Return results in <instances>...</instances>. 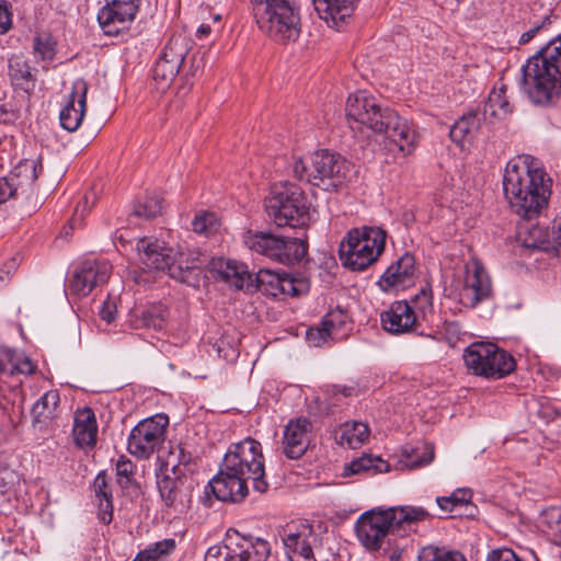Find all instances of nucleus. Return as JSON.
Wrapping results in <instances>:
<instances>
[{
	"instance_id": "f257e3e1",
	"label": "nucleus",
	"mask_w": 561,
	"mask_h": 561,
	"mask_svg": "<svg viewBox=\"0 0 561 561\" xmlns=\"http://www.w3.org/2000/svg\"><path fill=\"white\" fill-rule=\"evenodd\" d=\"M260 493L268 490L261 443L252 437L230 445L218 473L208 485L217 500L240 503L249 494L248 481Z\"/></svg>"
},
{
	"instance_id": "f03ea898",
	"label": "nucleus",
	"mask_w": 561,
	"mask_h": 561,
	"mask_svg": "<svg viewBox=\"0 0 561 561\" xmlns=\"http://www.w3.org/2000/svg\"><path fill=\"white\" fill-rule=\"evenodd\" d=\"M530 157L512 159L503 174V193L511 209L520 218L530 220L548 206L551 179L528 161Z\"/></svg>"
},
{
	"instance_id": "7ed1b4c3",
	"label": "nucleus",
	"mask_w": 561,
	"mask_h": 561,
	"mask_svg": "<svg viewBox=\"0 0 561 561\" xmlns=\"http://www.w3.org/2000/svg\"><path fill=\"white\" fill-rule=\"evenodd\" d=\"M345 111L352 129L366 127L376 134H382L403 154H410L414 150L417 135L413 125L394 110L388 106L382 107L365 91L350 95Z\"/></svg>"
},
{
	"instance_id": "20e7f679",
	"label": "nucleus",
	"mask_w": 561,
	"mask_h": 561,
	"mask_svg": "<svg viewBox=\"0 0 561 561\" xmlns=\"http://www.w3.org/2000/svg\"><path fill=\"white\" fill-rule=\"evenodd\" d=\"M137 250L149 270L167 271L169 276L196 287L199 285L203 260L194 252H175L159 240L139 239Z\"/></svg>"
},
{
	"instance_id": "39448f33",
	"label": "nucleus",
	"mask_w": 561,
	"mask_h": 561,
	"mask_svg": "<svg viewBox=\"0 0 561 561\" xmlns=\"http://www.w3.org/2000/svg\"><path fill=\"white\" fill-rule=\"evenodd\" d=\"M259 28L279 44L296 42L301 33L300 8L295 0H249Z\"/></svg>"
},
{
	"instance_id": "423d86ee",
	"label": "nucleus",
	"mask_w": 561,
	"mask_h": 561,
	"mask_svg": "<svg viewBox=\"0 0 561 561\" xmlns=\"http://www.w3.org/2000/svg\"><path fill=\"white\" fill-rule=\"evenodd\" d=\"M293 172L301 182L325 191H336L346 182L351 163L337 152L321 149L306 159H296Z\"/></svg>"
},
{
	"instance_id": "0eeeda50",
	"label": "nucleus",
	"mask_w": 561,
	"mask_h": 561,
	"mask_svg": "<svg viewBox=\"0 0 561 561\" xmlns=\"http://www.w3.org/2000/svg\"><path fill=\"white\" fill-rule=\"evenodd\" d=\"M386 245V231L378 227L353 228L342 239L339 256L344 267L360 272L377 261Z\"/></svg>"
},
{
	"instance_id": "6e6552de",
	"label": "nucleus",
	"mask_w": 561,
	"mask_h": 561,
	"mask_svg": "<svg viewBox=\"0 0 561 561\" xmlns=\"http://www.w3.org/2000/svg\"><path fill=\"white\" fill-rule=\"evenodd\" d=\"M265 210L277 227L302 228L309 219V204L304 191L296 184L279 182L265 198Z\"/></svg>"
},
{
	"instance_id": "1a4fd4ad",
	"label": "nucleus",
	"mask_w": 561,
	"mask_h": 561,
	"mask_svg": "<svg viewBox=\"0 0 561 561\" xmlns=\"http://www.w3.org/2000/svg\"><path fill=\"white\" fill-rule=\"evenodd\" d=\"M213 268L220 277L233 285L237 289L245 291H261L265 296H279L282 274L270 270H260L256 274L250 273L248 266L232 260L218 259L213 261Z\"/></svg>"
},
{
	"instance_id": "9d476101",
	"label": "nucleus",
	"mask_w": 561,
	"mask_h": 561,
	"mask_svg": "<svg viewBox=\"0 0 561 561\" xmlns=\"http://www.w3.org/2000/svg\"><path fill=\"white\" fill-rule=\"evenodd\" d=\"M523 88L530 102L540 107L556 106L561 99V71L527 60L522 68Z\"/></svg>"
},
{
	"instance_id": "9b49d317",
	"label": "nucleus",
	"mask_w": 561,
	"mask_h": 561,
	"mask_svg": "<svg viewBox=\"0 0 561 561\" xmlns=\"http://www.w3.org/2000/svg\"><path fill=\"white\" fill-rule=\"evenodd\" d=\"M463 360L472 374L486 379H502L516 368L513 355L493 343L469 345L465 350Z\"/></svg>"
},
{
	"instance_id": "f8f14e48",
	"label": "nucleus",
	"mask_w": 561,
	"mask_h": 561,
	"mask_svg": "<svg viewBox=\"0 0 561 561\" xmlns=\"http://www.w3.org/2000/svg\"><path fill=\"white\" fill-rule=\"evenodd\" d=\"M169 417L164 413L140 421L128 436L127 450L139 459H148L165 439Z\"/></svg>"
},
{
	"instance_id": "ddd939ff",
	"label": "nucleus",
	"mask_w": 561,
	"mask_h": 561,
	"mask_svg": "<svg viewBox=\"0 0 561 561\" xmlns=\"http://www.w3.org/2000/svg\"><path fill=\"white\" fill-rule=\"evenodd\" d=\"M359 542L369 551L382 547L390 533H397L389 510H370L363 513L355 525Z\"/></svg>"
},
{
	"instance_id": "4468645a",
	"label": "nucleus",
	"mask_w": 561,
	"mask_h": 561,
	"mask_svg": "<svg viewBox=\"0 0 561 561\" xmlns=\"http://www.w3.org/2000/svg\"><path fill=\"white\" fill-rule=\"evenodd\" d=\"M111 270L106 261L85 260L75 267L68 279L67 291L72 296L85 297L95 287L107 283Z\"/></svg>"
},
{
	"instance_id": "2eb2a0df",
	"label": "nucleus",
	"mask_w": 561,
	"mask_h": 561,
	"mask_svg": "<svg viewBox=\"0 0 561 561\" xmlns=\"http://www.w3.org/2000/svg\"><path fill=\"white\" fill-rule=\"evenodd\" d=\"M139 10V0H108L98 13V22L105 35L116 36L128 28Z\"/></svg>"
},
{
	"instance_id": "dca6fc26",
	"label": "nucleus",
	"mask_w": 561,
	"mask_h": 561,
	"mask_svg": "<svg viewBox=\"0 0 561 561\" xmlns=\"http://www.w3.org/2000/svg\"><path fill=\"white\" fill-rule=\"evenodd\" d=\"M492 293L491 280L478 261L466 266L463 286L459 290V302L467 308H474L479 302L488 299Z\"/></svg>"
},
{
	"instance_id": "f3484780",
	"label": "nucleus",
	"mask_w": 561,
	"mask_h": 561,
	"mask_svg": "<svg viewBox=\"0 0 561 561\" xmlns=\"http://www.w3.org/2000/svg\"><path fill=\"white\" fill-rule=\"evenodd\" d=\"M417 267L414 255L405 252L383 272L377 285L385 293L402 290L414 285Z\"/></svg>"
},
{
	"instance_id": "a211bd4d",
	"label": "nucleus",
	"mask_w": 561,
	"mask_h": 561,
	"mask_svg": "<svg viewBox=\"0 0 561 561\" xmlns=\"http://www.w3.org/2000/svg\"><path fill=\"white\" fill-rule=\"evenodd\" d=\"M193 479L186 473H176L172 470L161 468L157 476V486L164 504L169 507L178 502L181 504L185 497L191 496L194 488Z\"/></svg>"
},
{
	"instance_id": "6ab92c4d",
	"label": "nucleus",
	"mask_w": 561,
	"mask_h": 561,
	"mask_svg": "<svg viewBox=\"0 0 561 561\" xmlns=\"http://www.w3.org/2000/svg\"><path fill=\"white\" fill-rule=\"evenodd\" d=\"M312 424L307 417L290 420L283 433V454L289 459L301 458L309 447Z\"/></svg>"
},
{
	"instance_id": "aec40b11",
	"label": "nucleus",
	"mask_w": 561,
	"mask_h": 561,
	"mask_svg": "<svg viewBox=\"0 0 561 561\" xmlns=\"http://www.w3.org/2000/svg\"><path fill=\"white\" fill-rule=\"evenodd\" d=\"M381 327L391 334L419 333L420 324L408 305V300L394 301L380 314Z\"/></svg>"
},
{
	"instance_id": "412c9836",
	"label": "nucleus",
	"mask_w": 561,
	"mask_h": 561,
	"mask_svg": "<svg viewBox=\"0 0 561 561\" xmlns=\"http://www.w3.org/2000/svg\"><path fill=\"white\" fill-rule=\"evenodd\" d=\"M350 327V316L341 307H336L322 318L321 328H310L307 331V339L314 346H320L327 337L341 339L345 336V331Z\"/></svg>"
},
{
	"instance_id": "4be33fe9",
	"label": "nucleus",
	"mask_w": 561,
	"mask_h": 561,
	"mask_svg": "<svg viewBox=\"0 0 561 561\" xmlns=\"http://www.w3.org/2000/svg\"><path fill=\"white\" fill-rule=\"evenodd\" d=\"M518 239L523 247L542 251L558 250L561 248V216L553 219L552 231L539 226L527 228V231L518 232Z\"/></svg>"
},
{
	"instance_id": "5701e85b",
	"label": "nucleus",
	"mask_w": 561,
	"mask_h": 561,
	"mask_svg": "<svg viewBox=\"0 0 561 561\" xmlns=\"http://www.w3.org/2000/svg\"><path fill=\"white\" fill-rule=\"evenodd\" d=\"M87 92L88 85L84 81L75 84V91L59 114L60 125L64 129L75 131L79 128L87 108Z\"/></svg>"
},
{
	"instance_id": "b1692460",
	"label": "nucleus",
	"mask_w": 561,
	"mask_h": 561,
	"mask_svg": "<svg viewBox=\"0 0 561 561\" xmlns=\"http://www.w3.org/2000/svg\"><path fill=\"white\" fill-rule=\"evenodd\" d=\"M169 309L162 305H151L142 308H135L129 313V324L133 329L162 330L167 324Z\"/></svg>"
},
{
	"instance_id": "393cba45",
	"label": "nucleus",
	"mask_w": 561,
	"mask_h": 561,
	"mask_svg": "<svg viewBox=\"0 0 561 561\" xmlns=\"http://www.w3.org/2000/svg\"><path fill=\"white\" fill-rule=\"evenodd\" d=\"M359 0H313L319 16L329 25L339 27L354 12Z\"/></svg>"
},
{
	"instance_id": "a878e982",
	"label": "nucleus",
	"mask_w": 561,
	"mask_h": 561,
	"mask_svg": "<svg viewBox=\"0 0 561 561\" xmlns=\"http://www.w3.org/2000/svg\"><path fill=\"white\" fill-rule=\"evenodd\" d=\"M98 423L91 408L78 410L75 416L73 436L80 447H93L96 444Z\"/></svg>"
},
{
	"instance_id": "bb28decb",
	"label": "nucleus",
	"mask_w": 561,
	"mask_h": 561,
	"mask_svg": "<svg viewBox=\"0 0 561 561\" xmlns=\"http://www.w3.org/2000/svg\"><path fill=\"white\" fill-rule=\"evenodd\" d=\"M8 67L12 85L30 95L36 84V69L31 67L28 61L20 55H13L9 59Z\"/></svg>"
},
{
	"instance_id": "cd10ccee",
	"label": "nucleus",
	"mask_w": 561,
	"mask_h": 561,
	"mask_svg": "<svg viewBox=\"0 0 561 561\" xmlns=\"http://www.w3.org/2000/svg\"><path fill=\"white\" fill-rule=\"evenodd\" d=\"M36 168V161L23 160L10 172L8 176L0 178V204L4 203L15 194L18 186L21 184L18 179L22 173H27L26 181L28 183H34L38 178Z\"/></svg>"
},
{
	"instance_id": "c85d7f7f",
	"label": "nucleus",
	"mask_w": 561,
	"mask_h": 561,
	"mask_svg": "<svg viewBox=\"0 0 561 561\" xmlns=\"http://www.w3.org/2000/svg\"><path fill=\"white\" fill-rule=\"evenodd\" d=\"M244 244L253 252L277 262L282 237L265 231H247L243 234Z\"/></svg>"
},
{
	"instance_id": "c756f323",
	"label": "nucleus",
	"mask_w": 561,
	"mask_h": 561,
	"mask_svg": "<svg viewBox=\"0 0 561 561\" xmlns=\"http://www.w3.org/2000/svg\"><path fill=\"white\" fill-rule=\"evenodd\" d=\"M482 115L478 111L463 114L450 127L449 137L453 142L462 146L465 141L471 140L481 127Z\"/></svg>"
},
{
	"instance_id": "7c9ffc66",
	"label": "nucleus",
	"mask_w": 561,
	"mask_h": 561,
	"mask_svg": "<svg viewBox=\"0 0 561 561\" xmlns=\"http://www.w3.org/2000/svg\"><path fill=\"white\" fill-rule=\"evenodd\" d=\"M231 535L238 546L242 547L241 550H244L242 561H266L271 556V545L265 539L241 536L236 530Z\"/></svg>"
},
{
	"instance_id": "2f4dec72",
	"label": "nucleus",
	"mask_w": 561,
	"mask_h": 561,
	"mask_svg": "<svg viewBox=\"0 0 561 561\" xmlns=\"http://www.w3.org/2000/svg\"><path fill=\"white\" fill-rule=\"evenodd\" d=\"M388 510L397 533L401 529H405V526H411L415 523L431 519L435 516L421 506L405 505L400 507H390Z\"/></svg>"
},
{
	"instance_id": "473e14b6",
	"label": "nucleus",
	"mask_w": 561,
	"mask_h": 561,
	"mask_svg": "<svg viewBox=\"0 0 561 561\" xmlns=\"http://www.w3.org/2000/svg\"><path fill=\"white\" fill-rule=\"evenodd\" d=\"M434 459V447L427 443L416 445L407 444L402 448L401 462L410 468L416 469L431 463Z\"/></svg>"
},
{
	"instance_id": "72a5a7b5",
	"label": "nucleus",
	"mask_w": 561,
	"mask_h": 561,
	"mask_svg": "<svg viewBox=\"0 0 561 561\" xmlns=\"http://www.w3.org/2000/svg\"><path fill=\"white\" fill-rule=\"evenodd\" d=\"M308 245L300 237H282L277 262L286 265L299 263L307 254Z\"/></svg>"
},
{
	"instance_id": "f704fd0d",
	"label": "nucleus",
	"mask_w": 561,
	"mask_h": 561,
	"mask_svg": "<svg viewBox=\"0 0 561 561\" xmlns=\"http://www.w3.org/2000/svg\"><path fill=\"white\" fill-rule=\"evenodd\" d=\"M193 456L185 445L171 446L161 468L172 470L176 473H191L193 471Z\"/></svg>"
},
{
	"instance_id": "c9c22d12",
	"label": "nucleus",
	"mask_w": 561,
	"mask_h": 561,
	"mask_svg": "<svg viewBox=\"0 0 561 561\" xmlns=\"http://www.w3.org/2000/svg\"><path fill=\"white\" fill-rule=\"evenodd\" d=\"M408 305H410V308L412 309L420 325L422 321H430L434 316L432 287L426 284L408 301Z\"/></svg>"
},
{
	"instance_id": "e433bc0d",
	"label": "nucleus",
	"mask_w": 561,
	"mask_h": 561,
	"mask_svg": "<svg viewBox=\"0 0 561 561\" xmlns=\"http://www.w3.org/2000/svg\"><path fill=\"white\" fill-rule=\"evenodd\" d=\"M241 548L232 539V535L228 533L227 538L221 545L208 548L204 561H242L241 556L244 550H241Z\"/></svg>"
},
{
	"instance_id": "4c0bfd02",
	"label": "nucleus",
	"mask_w": 561,
	"mask_h": 561,
	"mask_svg": "<svg viewBox=\"0 0 561 561\" xmlns=\"http://www.w3.org/2000/svg\"><path fill=\"white\" fill-rule=\"evenodd\" d=\"M340 432L339 443L352 449L359 448L370 434L368 425L357 421L343 424Z\"/></svg>"
},
{
	"instance_id": "58836bf2",
	"label": "nucleus",
	"mask_w": 561,
	"mask_h": 561,
	"mask_svg": "<svg viewBox=\"0 0 561 561\" xmlns=\"http://www.w3.org/2000/svg\"><path fill=\"white\" fill-rule=\"evenodd\" d=\"M283 543L290 561H294V557L302 558L305 561L313 559L312 547L307 536L299 533L289 534L283 538Z\"/></svg>"
},
{
	"instance_id": "ea45409f",
	"label": "nucleus",
	"mask_w": 561,
	"mask_h": 561,
	"mask_svg": "<svg viewBox=\"0 0 561 561\" xmlns=\"http://www.w3.org/2000/svg\"><path fill=\"white\" fill-rule=\"evenodd\" d=\"M389 463L380 457H373L371 455H363L359 458L352 460L344 468V476L358 474L366 471L374 473L387 472Z\"/></svg>"
},
{
	"instance_id": "a19ab883",
	"label": "nucleus",
	"mask_w": 561,
	"mask_h": 561,
	"mask_svg": "<svg viewBox=\"0 0 561 561\" xmlns=\"http://www.w3.org/2000/svg\"><path fill=\"white\" fill-rule=\"evenodd\" d=\"M58 391L50 390L45 392L33 405L32 414L35 423H45L55 416V412L59 404Z\"/></svg>"
},
{
	"instance_id": "79ce46f5",
	"label": "nucleus",
	"mask_w": 561,
	"mask_h": 561,
	"mask_svg": "<svg viewBox=\"0 0 561 561\" xmlns=\"http://www.w3.org/2000/svg\"><path fill=\"white\" fill-rule=\"evenodd\" d=\"M180 69L181 66H179V64L159 58L152 70V78L157 90L162 92L165 91L178 76Z\"/></svg>"
},
{
	"instance_id": "37998d69",
	"label": "nucleus",
	"mask_w": 561,
	"mask_h": 561,
	"mask_svg": "<svg viewBox=\"0 0 561 561\" xmlns=\"http://www.w3.org/2000/svg\"><path fill=\"white\" fill-rule=\"evenodd\" d=\"M190 50L188 41L182 35H173L164 46L160 59L182 66Z\"/></svg>"
},
{
	"instance_id": "c03bdc74",
	"label": "nucleus",
	"mask_w": 561,
	"mask_h": 561,
	"mask_svg": "<svg viewBox=\"0 0 561 561\" xmlns=\"http://www.w3.org/2000/svg\"><path fill=\"white\" fill-rule=\"evenodd\" d=\"M176 543L172 538L158 541L137 553L133 561H161L175 550Z\"/></svg>"
},
{
	"instance_id": "a18cd8bd",
	"label": "nucleus",
	"mask_w": 561,
	"mask_h": 561,
	"mask_svg": "<svg viewBox=\"0 0 561 561\" xmlns=\"http://www.w3.org/2000/svg\"><path fill=\"white\" fill-rule=\"evenodd\" d=\"M528 60L538 61L539 65L560 69L561 66V45L557 38H552L546 46L541 47Z\"/></svg>"
},
{
	"instance_id": "49530a36",
	"label": "nucleus",
	"mask_w": 561,
	"mask_h": 561,
	"mask_svg": "<svg viewBox=\"0 0 561 561\" xmlns=\"http://www.w3.org/2000/svg\"><path fill=\"white\" fill-rule=\"evenodd\" d=\"M310 289V283L306 277L294 276L286 273L282 274L279 295L299 297Z\"/></svg>"
},
{
	"instance_id": "de8ad7c7",
	"label": "nucleus",
	"mask_w": 561,
	"mask_h": 561,
	"mask_svg": "<svg viewBox=\"0 0 561 561\" xmlns=\"http://www.w3.org/2000/svg\"><path fill=\"white\" fill-rule=\"evenodd\" d=\"M472 493L469 489H457L450 495L437 496L436 503L439 510L445 513H453L471 503Z\"/></svg>"
},
{
	"instance_id": "09e8293b",
	"label": "nucleus",
	"mask_w": 561,
	"mask_h": 561,
	"mask_svg": "<svg viewBox=\"0 0 561 561\" xmlns=\"http://www.w3.org/2000/svg\"><path fill=\"white\" fill-rule=\"evenodd\" d=\"M513 108L506 96V87L502 85L497 90H492L489 94L488 101L484 106V114L490 112L491 115L512 113Z\"/></svg>"
},
{
	"instance_id": "8fccbe9b",
	"label": "nucleus",
	"mask_w": 561,
	"mask_h": 561,
	"mask_svg": "<svg viewBox=\"0 0 561 561\" xmlns=\"http://www.w3.org/2000/svg\"><path fill=\"white\" fill-rule=\"evenodd\" d=\"M419 561H467V559L459 551L428 546L420 551Z\"/></svg>"
},
{
	"instance_id": "3c124183",
	"label": "nucleus",
	"mask_w": 561,
	"mask_h": 561,
	"mask_svg": "<svg viewBox=\"0 0 561 561\" xmlns=\"http://www.w3.org/2000/svg\"><path fill=\"white\" fill-rule=\"evenodd\" d=\"M162 198L159 195H148L138 201L134 207L133 215L145 219H151L161 214Z\"/></svg>"
},
{
	"instance_id": "603ef678",
	"label": "nucleus",
	"mask_w": 561,
	"mask_h": 561,
	"mask_svg": "<svg viewBox=\"0 0 561 561\" xmlns=\"http://www.w3.org/2000/svg\"><path fill=\"white\" fill-rule=\"evenodd\" d=\"M220 226L217 216L210 211H203L195 216L192 221L193 230L206 236L215 233Z\"/></svg>"
},
{
	"instance_id": "864d4df0",
	"label": "nucleus",
	"mask_w": 561,
	"mask_h": 561,
	"mask_svg": "<svg viewBox=\"0 0 561 561\" xmlns=\"http://www.w3.org/2000/svg\"><path fill=\"white\" fill-rule=\"evenodd\" d=\"M541 524L551 535L561 538V508L551 507L543 511Z\"/></svg>"
},
{
	"instance_id": "5fc2aeb1",
	"label": "nucleus",
	"mask_w": 561,
	"mask_h": 561,
	"mask_svg": "<svg viewBox=\"0 0 561 561\" xmlns=\"http://www.w3.org/2000/svg\"><path fill=\"white\" fill-rule=\"evenodd\" d=\"M135 466L130 459L122 455L116 462L117 483L126 488L131 483Z\"/></svg>"
},
{
	"instance_id": "6e6d98bb",
	"label": "nucleus",
	"mask_w": 561,
	"mask_h": 561,
	"mask_svg": "<svg viewBox=\"0 0 561 561\" xmlns=\"http://www.w3.org/2000/svg\"><path fill=\"white\" fill-rule=\"evenodd\" d=\"M33 48L43 60H53L55 57V43L49 35H37Z\"/></svg>"
},
{
	"instance_id": "4d7b16f0",
	"label": "nucleus",
	"mask_w": 561,
	"mask_h": 561,
	"mask_svg": "<svg viewBox=\"0 0 561 561\" xmlns=\"http://www.w3.org/2000/svg\"><path fill=\"white\" fill-rule=\"evenodd\" d=\"M12 365H11V373L10 375L14 374H24V375H31L35 371L36 366L33 364V362L23 355L16 354L14 351H12Z\"/></svg>"
},
{
	"instance_id": "13d9d810",
	"label": "nucleus",
	"mask_w": 561,
	"mask_h": 561,
	"mask_svg": "<svg viewBox=\"0 0 561 561\" xmlns=\"http://www.w3.org/2000/svg\"><path fill=\"white\" fill-rule=\"evenodd\" d=\"M92 488L96 500L111 499L112 489L108 485L107 476L105 471H101L93 480Z\"/></svg>"
},
{
	"instance_id": "bf43d9fd",
	"label": "nucleus",
	"mask_w": 561,
	"mask_h": 561,
	"mask_svg": "<svg viewBox=\"0 0 561 561\" xmlns=\"http://www.w3.org/2000/svg\"><path fill=\"white\" fill-rule=\"evenodd\" d=\"M98 507H99V511H98L99 520L104 525L111 524L113 520V512H114L113 497L98 500Z\"/></svg>"
},
{
	"instance_id": "052dcab7",
	"label": "nucleus",
	"mask_w": 561,
	"mask_h": 561,
	"mask_svg": "<svg viewBox=\"0 0 561 561\" xmlns=\"http://www.w3.org/2000/svg\"><path fill=\"white\" fill-rule=\"evenodd\" d=\"M89 201H90V196L87 194L83 196L82 202H80L77 205L75 213L69 220V225H70L71 229H75L82 225L84 214L89 209Z\"/></svg>"
},
{
	"instance_id": "680f3d73",
	"label": "nucleus",
	"mask_w": 561,
	"mask_h": 561,
	"mask_svg": "<svg viewBox=\"0 0 561 561\" xmlns=\"http://www.w3.org/2000/svg\"><path fill=\"white\" fill-rule=\"evenodd\" d=\"M12 26L11 4L5 0L0 1V34H5Z\"/></svg>"
},
{
	"instance_id": "e2e57ef3",
	"label": "nucleus",
	"mask_w": 561,
	"mask_h": 561,
	"mask_svg": "<svg viewBox=\"0 0 561 561\" xmlns=\"http://www.w3.org/2000/svg\"><path fill=\"white\" fill-rule=\"evenodd\" d=\"M21 117L19 108L9 104L0 105V124L13 125Z\"/></svg>"
},
{
	"instance_id": "0e129e2a",
	"label": "nucleus",
	"mask_w": 561,
	"mask_h": 561,
	"mask_svg": "<svg viewBox=\"0 0 561 561\" xmlns=\"http://www.w3.org/2000/svg\"><path fill=\"white\" fill-rule=\"evenodd\" d=\"M486 561H522L517 554L508 548L496 549L489 553Z\"/></svg>"
},
{
	"instance_id": "69168bd1",
	"label": "nucleus",
	"mask_w": 561,
	"mask_h": 561,
	"mask_svg": "<svg viewBox=\"0 0 561 561\" xmlns=\"http://www.w3.org/2000/svg\"><path fill=\"white\" fill-rule=\"evenodd\" d=\"M538 414L547 422H550L561 415V410L547 402L540 404Z\"/></svg>"
},
{
	"instance_id": "338daca9",
	"label": "nucleus",
	"mask_w": 561,
	"mask_h": 561,
	"mask_svg": "<svg viewBox=\"0 0 561 561\" xmlns=\"http://www.w3.org/2000/svg\"><path fill=\"white\" fill-rule=\"evenodd\" d=\"M552 9H545L542 15L538 20H535L531 25V30L537 35L541 30L546 28L551 24Z\"/></svg>"
},
{
	"instance_id": "774afa93",
	"label": "nucleus",
	"mask_w": 561,
	"mask_h": 561,
	"mask_svg": "<svg viewBox=\"0 0 561 561\" xmlns=\"http://www.w3.org/2000/svg\"><path fill=\"white\" fill-rule=\"evenodd\" d=\"M12 350L7 347L0 348V374H8L11 373V365H12Z\"/></svg>"
}]
</instances>
